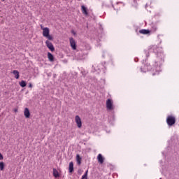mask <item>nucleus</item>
<instances>
[{"mask_svg":"<svg viewBox=\"0 0 179 179\" xmlns=\"http://www.w3.org/2000/svg\"><path fill=\"white\" fill-rule=\"evenodd\" d=\"M166 123L169 125V127H173L174 124H176V117L169 115L166 118Z\"/></svg>","mask_w":179,"mask_h":179,"instance_id":"obj_2","label":"nucleus"},{"mask_svg":"<svg viewBox=\"0 0 179 179\" xmlns=\"http://www.w3.org/2000/svg\"><path fill=\"white\" fill-rule=\"evenodd\" d=\"M76 162L78 166H80V164H82V157H80L79 155H76Z\"/></svg>","mask_w":179,"mask_h":179,"instance_id":"obj_10","label":"nucleus"},{"mask_svg":"<svg viewBox=\"0 0 179 179\" xmlns=\"http://www.w3.org/2000/svg\"><path fill=\"white\" fill-rule=\"evenodd\" d=\"M29 87H31V88L33 87V85H31V83H29Z\"/></svg>","mask_w":179,"mask_h":179,"instance_id":"obj_22","label":"nucleus"},{"mask_svg":"<svg viewBox=\"0 0 179 179\" xmlns=\"http://www.w3.org/2000/svg\"><path fill=\"white\" fill-rule=\"evenodd\" d=\"M97 159L100 164H103V163H104V158L103 157V155H101V154L98 155Z\"/></svg>","mask_w":179,"mask_h":179,"instance_id":"obj_9","label":"nucleus"},{"mask_svg":"<svg viewBox=\"0 0 179 179\" xmlns=\"http://www.w3.org/2000/svg\"><path fill=\"white\" fill-rule=\"evenodd\" d=\"M82 12L84 15H87V8L85 6H81Z\"/></svg>","mask_w":179,"mask_h":179,"instance_id":"obj_14","label":"nucleus"},{"mask_svg":"<svg viewBox=\"0 0 179 179\" xmlns=\"http://www.w3.org/2000/svg\"><path fill=\"white\" fill-rule=\"evenodd\" d=\"M160 50H162V48L157 47V45H154L149 50V51L157 52L153 66L151 67L150 64H146L143 68H141V72L150 71L152 73V76L159 75V72L162 71L160 66H162V64L164 62V54Z\"/></svg>","mask_w":179,"mask_h":179,"instance_id":"obj_1","label":"nucleus"},{"mask_svg":"<svg viewBox=\"0 0 179 179\" xmlns=\"http://www.w3.org/2000/svg\"><path fill=\"white\" fill-rule=\"evenodd\" d=\"M69 41L71 48L76 50V42H75V39H73V38H70Z\"/></svg>","mask_w":179,"mask_h":179,"instance_id":"obj_7","label":"nucleus"},{"mask_svg":"<svg viewBox=\"0 0 179 179\" xmlns=\"http://www.w3.org/2000/svg\"><path fill=\"white\" fill-rule=\"evenodd\" d=\"M24 115L25 118H30V110H29V108H25L24 111Z\"/></svg>","mask_w":179,"mask_h":179,"instance_id":"obj_8","label":"nucleus"},{"mask_svg":"<svg viewBox=\"0 0 179 179\" xmlns=\"http://www.w3.org/2000/svg\"><path fill=\"white\" fill-rule=\"evenodd\" d=\"M43 36L49 40H52V37L50 35V29H48V27L43 29Z\"/></svg>","mask_w":179,"mask_h":179,"instance_id":"obj_3","label":"nucleus"},{"mask_svg":"<svg viewBox=\"0 0 179 179\" xmlns=\"http://www.w3.org/2000/svg\"><path fill=\"white\" fill-rule=\"evenodd\" d=\"M48 58L49 61H50V62H54V56L52 55V54L48 52Z\"/></svg>","mask_w":179,"mask_h":179,"instance_id":"obj_13","label":"nucleus"},{"mask_svg":"<svg viewBox=\"0 0 179 179\" xmlns=\"http://www.w3.org/2000/svg\"><path fill=\"white\" fill-rule=\"evenodd\" d=\"M41 29L43 30V29H45V28H43V25H41Z\"/></svg>","mask_w":179,"mask_h":179,"instance_id":"obj_24","label":"nucleus"},{"mask_svg":"<svg viewBox=\"0 0 179 179\" xmlns=\"http://www.w3.org/2000/svg\"><path fill=\"white\" fill-rule=\"evenodd\" d=\"M0 160H3V156L0 153Z\"/></svg>","mask_w":179,"mask_h":179,"instance_id":"obj_21","label":"nucleus"},{"mask_svg":"<svg viewBox=\"0 0 179 179\" xmlns=\"http://www.w3.org/2000/svg\"><path fill=\"white\" fill-rule=\"evenodd\" d=\"M106 108L110 111H111V110H114V102H113L112 99H107Z\"/></svg>","mask_w":179,"mask_h":179,"instance_id":"obj_4","label":"nucleus"},{"mask_svg":"<svg viewBox=\"0 0 179 179\" xmlns=\"http://www.w3.org/2000/svg\"><path fill=\"white\" fill-rule=\"evenodd\" d=\"M78 59H82V58H78Z\"/></svg>","mask_w":179,"mask_h":179,"instance_id":"obj_27","label":"nucleus"},{"mask_svg":"<svg viewBox=\"0 0 179 179\" xmlns=\"http://www.w3.org/2000/svg\"><path fill=\"white\" fill-rule=\"evenodd\" d=\"M145 55L148 58V57H149V50H145Z\"/></svg>","mask_w":179,"mask_h":179,"instance_id":"obj_20","label":"nucleus"},{"mask_svg":"<svg viewBox=\"0 0 179 179\" xmlns=\"http://www.w3.org/2000/svg\"><path fill=\"white\" fill-rule=\"evenodd\" d=\"M2 1H5V0H2Z\"/></svg>","mask_w":179,"mask_h":179,"instance_id":"obj_28","label":"nucleus"},{"mask_svg":"<svg viewBox=\"0 0 179 179\" xmlns=\"http://www.w3.org/2000/svg\"><path fill=\"white\" fill-rule=\"evenodd\" d=\"M139 33H141V34H149L150 31H149V29H141Z\"/></svg>","mask_w":179,"mask_h":179,"instance_id":"obj_11","label":"nucleus"},{"mask_svg":"<svg viewBox=\"0 0 179 179\" xmlns=\"http://www.w3.org/2000/svg\"><path fill=\"white\" fill-rule=\"evenodd\" d=\"M13 75H15V79H18L19 78L20 76H19V71L17 70H14L13 71Z\"/></svg>","mask_w":179,"mask_h":179,"instance_id":"obj_15","label":"nucleus"},{"mask_svg":"<svg viewBox=\"0 0 179 179\" xmlns=\"http://www.w3.org/2000/svg\"><path fill=\"white\" fill-rule=\"evenodd\" d=\"M157 28L156 27H154V30H157Z\"/></svg>","mask_w":179,"mask_h":179,"instance_id":"obj_25","label":"nucleus"},{"mask_svg":"<svg viewBox=\"0 0 179 179\" xmlns=\"http://www.w3.org/2000/svg\"><path fill=\"white\" fill-rule=\"evenodd\" d=\"M75 121L78 128H82V119H80V117H79V115H76L75 117Z\"/></svg>","mask_w":179,"mask_h":179,"instance_id":"obj_5","label":"nucleus"},{"mask_svg":"<svg viewBox=\"0 0 179 179\" xmlns=\"http://www.w3.org/2000/svg\"><path fill=\"white\" fill-rule=\"evenodd\" d=\"M45 44L47 45L48 48H49V50H50V51H55V48H54V45H52V43L51 42H50V41H46Z\"/></svg>","mask_w":179,"mask_h":179,"instance_id":"obj_6","label":"nucleus"},{"mask_svg":"<svg viewBox=\"0 0 179 179\" xmlns=\"http://www.w3.org/2000/svg\"><path fill=\"white\" fill-rule=\"evenodd\" d=\"M14 111L15 113H17V108L14 109Z\"/></svg>","mask_w":179,"mask_h":179,"instance_id":"obj_23","label":"nucleus"},{"mask_svg":"<svg viewBox=\"0 0 179 179\" xmlns=\"http://www.w3.org/2000/svg\"><path fill=\"white\" fill-rule=\"evenodd\" d=\"M53 176L57 178V177H59V173H58V171H57L55 169H53Z\"/></svg>","mask_w":179,"mask_h":179,"instance_id":"obj_16","label":"nucleus"},{"mask_svg":"<svg viewBox=\"0 0 179 179\" xmlns=\"http://www.w3.org/2000/svg\"><path fill=\"white\" fill-rule=\"evenodd\" d=\"M5 169V164L2 162H0V170L1 171H3V169Z\"/></svg>","mask_w":179,"mask_h":179,"instance_id":"obj_18","label":"nucleus"},{"mask_svg":"<svg viewBox=\"0 0 179 179\" xmlns=\"http://www.w3.org/2000/svg\"><path fill=\"white\" fill-rule=\"evenodd\" d=\"M69 173H73V162H71L69 163Z\"/></svg>","mask_w":179,"mask_h":179,"instance_id":"obj_12","label":"nucleus"},{"mask_svg":"<svg viewBox=\"0 0 179 179\" xmlns=\"http://www.w3.org/2000/svg\"><path fill=\"white\" fill-rule=\"evenodd\" d=\"M87 173H89L88 170L85 171V174L82 176L81 179H87Z\"/></svg>","mask_w":179,"mask_h":179,"instance_id":"obj_19","label":"nucleus"},{"mask_svg":"<svg viewBox=\"0 0 179 179\" xmlns=\"http://www.w3.org/2000/svg\"><path fill=\"white\" fill-rule=\"evenodd\" d=\"M73 34H75V32L73 31Z\"/></svg>","mask_w":179,"mask_h":179,"instance_id":"obj_26","label":"nucleus"},{"mask_svg":"<svg viewBox=\"0 0 179 179\" xmlns=\"http://www.w3.org/2000/svg\"><path fill=\"white\" fill-rule=\"evenodd\" d=\"M26 81L24 80H22L21 82H20V86H21V87H26Z\"/></svg>","mask_w":179,"mask_h":179,"instance_id":"obj_17","label":"nucleus"}]
</instances>
